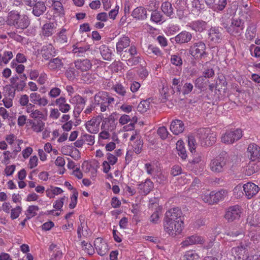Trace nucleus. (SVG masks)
<instances>
[{
    "mask_svg": "<svg viewBox=\"0 0 260 260\" xmlns=\"http://www.w3.org/2000/svg\"><path fill=\"white\" fill-rule=\"evenodd\" d=\"M6 23L17 29L23 30L28 26L30 21L26 15L21 14L19 12L13 10L8 13Z\"/></svg>",
    "mask_w": 260,
    "mask_h": 260,
    "instance_id": "nucleus-1",
    "label": "nucleus"
},
{
    "mask_svg": "<svg viewBox=\"0 0 260 260\" xmlns=\"http://www.w3.org/2000/svg\"><path fill=\"white\" fill-rule=\"evenodd\" d=\"M222 26L229 34L235 38L240 37L245 28L244 21L239 18H232L229 23H223Z\"/></svg>",
    "mask_w": 260,
    "mask_h": 260,
    "instance_id": "nucleus-2",
    "label": "nucleus"
},
{
    "mask_svg": "<svg viewBox=\"0 0 260 260\" xmlns=\"http://www.w3.org/2000/svg\"><path fill=\"white\" fill-rule=\"evenodd\" d=\"M198 135L202 146H212L216 142V134L209 128L199 129L198 131Z\"/></svg>",
    "mask_w": 260,
    "mask_h": 260,
    "instance_id": "nucleus-3",
    "label": "nucleus"
},
{
    "mask_svg": "<svg viewBox=\"0 0 260 260\" xmlns=\"http://www.w3.org/2000/svg\"><path fill=\"white\" fill-rule=\"evenodd\" d=\"M183 224V221L178 220L174 221L171 220H164V230L170 235L175 236L181 232Z\"/></svg>",
    "mask_w": 260,
    "mask_h": 260,
    "instance_id": "nucleus-4",
    "label": "nucleus"
},
{
    "mask_svg": "<svg viewBox=\"0 0 260 260\" xmlns=\"http://www.w3.org/2000/svg\"><path fill=\"white\" fill-rule=\"evenodd\" d=\"M226 158L219 155L211 160L209 167L213 173H219L223 172L226 169Z\"/></svg>",
    "mask_w": 260,
    "mask_h": 260,
    "instance_id": "nucleus-5",
    "label": "nucleus"
},
{
    "mask_svg": "<svg viewBox=\"0 0 260 260\" xmlns=\"http://www.w3.org/2000/svg\"><path fill=\"white\" fill-rule=\"evenodd\" d=\"M206 46L205 44L202 41H199L194 43L189 48L190 54L195 59H200L207 56L206 51Z\"/></svg>",
    "mask_w": 260,
    "mask_h": 260,
    "instance_id": "nucleus-6",
    "label": "nucleus"
},
{
    "mask_svg": "<svg viewBox=\"0 0 260 260\" xmlns=\"http://www.w3.org/2000/svg\"><path fill=\"white\" fill-rule=\"evenodd\" d=\"M250 244V242L244 241L241 243L240 246L233 248L231 250V254L234 258L236 260H244L246 258L247 256L246 253Z\"/></svg>",
    "mask_w": 260,
    "mask_h": 260,
    "instance_id": "nucleus-7",
    "label": "nucleus"
},
{
    "mask_svg": "<svg viewBox=\"0 0 260 260\" xmlns=\"http://www.w3.org/2000/svg\"><path fill=\"white\" fill-rule=\"evenodd\" d=\"M242 136V132L241 129L229 130L221 137V141L225 144H233L239 140Z\"/></svg>",
    "mask_w": 260,
    "mask_h": 260,
    "instance_id": "nucleus-8",
    "label": "nucleus"
},
{
    "mask_svg": "<svg viewBox=\"0 0 260 260\" xmlns=\"http://www.w3.org/2000/svg\"><path fill=\"white\" fill-rule=\"evenodd\" d=\"M242 208L239 205L229 207L226 211L224 218L229 222L239 219L242 213Z\"/></svg>",
    "mask_w": 260,
    "mask_h": 260,
    "instance_id": "nucleus-9",
    "label": "nucleus"
},
{
    "mask_svg": "<svg viewBox=\"0 0 260 260\" xmlns=\"http://www.w3.org/2000/svg\"><path fill=\"white\" fill-rule=\"evenodd\" d=\"M130 141L133 142V143L132 144L133 151L137 154H140L142 150L143 140L140 134L139 131L135 130L133 132Z\"/></svg>",
    "mask_w": 260,
    "mask_h": 260,
    "instance_id": "nucleus-10",
    "label": "nucleus"
},
{
    "mask_svg": "<svg viewBox=\"0 0 260 260\" xmlns=\"http://www.w3.org/2000/svg\"><path fill=\"white\" fill-rule=\"evenodd\" d=\"M205 241L203 237L195 234L186 237L181 245L182 247H186L193 245L203 244Z\"/></svg>",
    "mask_w": 260,
    "mask_h": 260,
    "instance_id": "nucleus-11",
    "label": "nucleus"
},
{
    "mask_svg": "<svg viewBox=\"0 0 260 260\" xmlns=\"http://www.w3.org/2000/svg\"><path fill=\"white\" fill-rule=\"evenodd\" d=\"M247 153L249 159L252 161L260 162V147L255 143L249 145Z\"/></svg>",
    "mask_w": 260,
    "mask_h": 260,
    "instance_id": "nucleus-12",
    "label": "nucleus"
},
{
    "mask_svg": "<svg viewBox=\"0 0 260 260\" xmlns=\"http://www.w3.org/2000/svg\"><path fill=\"white\" fill-rule=\"evenodd\" d=\"M102 120L100 116L93 117L90 120L88 121L86 124L87 131L91 134H96L99 131V126Z\"/></svg>",
    "mask_w": 260,
    "mask_h": 260,
    "instance_id": "nucleus-13",
    "label": "nucleus"
},
{
    "mask_svg": "<svg viewBox=\"0 0 260 260\" xmlns=\"http://www.w3.org/2000/svg\"><path fill=\"white\" fill-rule=\"evenodd\" d=\"M243 187L245 194L248 199L255 196L259 190V187L251 182H248L244 184Z\"/></svg>",
    "mask_w": 260,
    "mask_h": 260,
    "instance_id": "nucleus-14",
    "label": "nucleus"
},
{
    "mask_svg": "<svg viewBox=\"0 0 260 260\" xmlns=\"http://www.w3.org/2000/svg\"><path fill=\"white\" fill-rule=\"evenodd\" d=\"M182 212L178 208H172L166 212L164 220L173 221H182L181 219Z\"/></svg>",
    "mask_w": 260,
    "mask_h": 260,
    "instance_id": "nucleus-15",
    "label": "nucleus"
},
{
    "mask_svg": "<svg viewBox=\"0 0 260 260\" xmlns=\"http://www.w3.org/2000/svg\"><path fill=\"white\" fill-rule=\"evenodd\" d=\"M6 92L4 94V98L3 100V102L5 107L7 108H9L13 106V99L15 96V91L9 86L5 87Z\"/></svg>",
    "mask_w": 260,
    "mask_h": 260,
    "instance_id": "nucleus-16",
    "label": "nucleus"
},
{
    "mask_svg": "<svg viewBox=\"0 0 260 260\" xmlns=\"http://www.w3.org/2000/svg\"><path fill=\"white\" fill-rule=\"evenodd\" d=\"M208 39L214 44L219 43L222 39V34L218 27H212L208 30Z\"/></svg>",
    "mask_w": 260,
    "mask_h": 260,
    "instance_id": "nucleus-17",
    "label": "nucleus"
},
{
    "mask_svg": "<svg viewBox=\"0 0 260 260\" xmlns=\"http://www.w3.org/2000/svg\"><path fill=\"white\" fill-rule=\"evenodd\" d=\"M130 43V39L127 36H123L119 38L116 45L117 53L119 55H121L124 49L128 47Z\"/></svg>",
    "mask_w": 260,
    "mask_h": 260,
    "instance_id": "nucleus-18",
    "label": "nucleus"
},
{
    "mask_svg": "<svg viewBox=\"0 0 260 260\" xmlns=\"http://www.w3.org/2000/svg\"><path fill=\"white\" fill-rule=\"evenodd\" d=\"M158 6H156V2H151L149 4L148 10L153 12L151 15V20L156 23H159L162 21V15L156 9Z\"/></svg>",
    "mask_w": 260,
    "mask_h": 260,
    "instance_id": "nucleus-19",
    "label": "nucleus"
},
{
    "mask_svg": "<svg viewBox=\"0 0 260 260\" xmlns=\"http://www.w3.org/2000/svg\"><path fill=\"white\" fill-rule=\"evenodd\" d=\"M138 185L140 192L144 196L148 194L154 187L153 183L149 178L146 179L144 182H142Z\"/></svg>",
    "mask_w": 260,
    "mask_h": 260,
    "instance_id": "nucleus-20",
    "label": "nucleus"
},
{
    "mask_svg": "<svg viewBox=\"0 0 260 260\" xmlns=\"http://www.w3.org/2000/svg\"><path fill=\"white\" fill-rule=\"evenodd\" d=\"M94 245L98 253L101 256L105 255L108 251L107 244L101 238L95 239Z\"/></svg>",
    "mask_w": 260,
    "mask_h": 260,
    "instance_id": "nucleus-21",
    "label": "nucleus"
},
{
    "mask_svg": "<svg viewBox=\"0 0 260 260\" xmlns=\"http://www.w3.org/2000/svg\"><path fill=\"white\" fill-rule=\"evenodd\" d=\"M32 117L34 119L27 120V123L31 126L35 132L39 133L42 131L44 129V123L41 120L38 119L37 116H32Z\"/></svg>",
    "mask_w": 260,
    "mask_h": 260,
    "instance_id": "nucleus-22",
    "label": "nucleus"
},
{
    "mask_svg": "<svg viewBox=\"0 0 260 260\" xmlns=\"http://www.w3.org/2000/svg\"><path fill=\"white\" fill-rule=\"evenodd\" d=\"M75 66L77 69L85 72L91 68L92 63L87 59H78L75 61Z\"/></svg>",
    "mask_w": 260,
    "mask_h": 260,
    "instance_id": "nucleus-23",
    "label": "nucleus"
},
{
    "mask_svg": "<svg viewBox=\"0 0 260 260\" xmlns=\"http://www.w3.org/2000/svg\"><path fill=\"white\" fill-rule=\"evenodd\" d=\"M67 33V30L66 28H62L53 37L54 42L61 44L67 43L68 38Z\"/></svg>",
    "mask_w": 260,
    "mask_h": 260,
    "instance_id": "nucleus-24",
    "label": "nucleus"
},
{
    "mask_svg": "<svg viewBox=\"0 0 260 260\" xmlns=\"http://www.w3.org/2000/svg\"><path fill=\"white\" fill-rule=\"evenodd\" d=\"M41 54L45 59H48L56 54L55 49L51 44L44 46L41 50Z\"/></svg>",
    "mask_w": 260,
    "mask_h": 260,
    "instance_id": "nucleus-25",
    "label": "nucleus"
},
{
    "mask_svg": "<svg viewBox=\"0 0 260 260\" xmlns=\"http://www.w3.org/2000/svg\"><path fill=\"white\" fill-rule=\"evenodd\" d=\"M192 38L191 34L186 31H183L177 35L174 38L177 43H185L189 42Z\"/></svg>",
    "mask_w": 260,
    "mask_h": 260,
    "instance_id": "nucleus-26",
    "label": "nucleus"
},
{
    "mask_svg": "<svg viewBox=\"0 0 260 260\" xmlns=\"http://www.w3.org/2000/svg\"><path fill=\"white\" fill-rule=\"evenodd\" d=\"M132 16L138 20L145 19L147 16L146 10L143 7H137L133 11Z\"/></svg>",
    "mask_w": 260,
    "mask_h": 260,
    "instance_id": "nucleus-27",
    "label": "nucleus"
},
{
    "mask_svg": "<svg viewBox=\"0 0 260 260\" xmlns=\"http://www.w3.org/2000/svg\"><path fill=\"white\" fill-rule=\"evenodd\" d=\"M260 169V162L256 161L251 160L246 168V174L250 176Z\"/></svg>",
    "mask_w": 260,
    "mask_h": 260,
    "instance_id": "nucleus-28",
    "label": "nucleus"
},
{
    "mask_svg": "<svg viewBox=\"0 0 260 260\" xmlns=\"http://www.w3.org/2000/svg\"><path fill=\"white\" fill-rule=\"evenodd\" d=\"M170 129L174 134L177 135L183 131L184 124L180 120H175L171 123Z\"/></svg>",
    "mask_w": 260,
    "mask_h": 260,
    "instance_id": "nucleus-29",
    "label": "nucleus"
},
{
    "mask_svg": "<svg viewBox=\"0 0 260 260\" xmlns=\"http://www.w3.org/2000/svg\"><path fill=\"white\" fill-rule=\"evenodd\" d=\"M188 26L196 31L202 32L206 28L207 23L204 21L199 20L191 22Z\"/></svg>",
    "mask_w": 260,
    "mask_h": 260,
    "instance_id": "nucleus-30",
    "label": "nucleus"
},
{
    "mask_svg": "<svg viewBox=\"0 0 260 260\" xmlns=\"http://www.w3.org/2000/svg\"><path fill=\"white\" fill-rule=\"evenodd\" d=\"M162 12L170 18H173L174 16V9L170 2L166 1L162 3L161 6Z\"/></svg>",
    "mask_w": 260,
    "mask_h": 260,
    "instance_id": "nucleus-31",
    "label": "nucleus"
},
{
    "mask_svg": "<svg viewBox=\"0 0 260 260\" xmlns=\"http://www.w3.org/2000/svg\"><path fill=\"white\" fill-rule=\"evenodd\" d=\"M55 25L53 23H48L45 24L42 27V34L44 36H51L55 32Z\"/></svg>",
    "mask_w": 260,
    "mask_h": 260,
    "instance_id": "nucleus-32",
    "label": "nucleus"
},
{
    "mask_svg": "<svg viewBox=\"0 0 260 260\" xmlns=\"http://www.w3.org/2000/svg\"><path fill=\"white\" fill-rule=\"evenodd\" d=\"M32 13L36 16H40L46 11V7L43 2H38L33 6Z\"/></svg>",
    "mask_w": 260,
    "mask_h": 260,
    "instance_id": "nucleus-33",
    "label": "nucleus"
},
{
    "mask_svg": "<svg viewBox=\"0 0 260 260\" xmlns=\"http://www.w3.org/2000/svg\"><path fill=\"white\" fill-rule=\"evenodd\" d=\"M62 66L61 59L58 57L50 60L48 63V67L50 70H60Z\"/></svg>",
    "mask_w": 260,
    "mask_h": 260,
    "instance_id": "nucleus-34",
    "label": "nucleus"
},
{
    "mask_svg": "<svg viewBox=\"0 0 260 260\" xmlns=\"http://www.w3.org/2000/svg\"><path fill=\"white\" fill-rule=\"evenodd\" d=\"M213 201L214 203H217L220 201L224 200L228 194V191L226 190L221 189L218 191H212Z\"/></svg>",
    "mask_w": 260,
    "mask_h": 260,
    "instance_id": "nucleus-35",
    "label": "nucleus"
},
{
    "mask_svg": "<svg viewBox=\"0 0 260 260\" xmlns=\"http://www.w3.org/2000/svg\"><path fill=\"white\" fill-rule=\"evenodd\" d=\"M103 58L106 60H110L112 58V51L106 45H102L99 48Z\"/></svg>",
    "mask_w": 260,
    "mask_h": 260,
    "instance_id": "nucleus-36",
    "label": "nucleus"
},
{
    "mask_svg": "<svg viewBox=\"0 0 260 260\" xmlns=\"http://www.w3.org/2000/svg\"><path fill=\"white\" fill-rule=\"evenodd\" d=\"M102 126L108 129H113L115 126V120L112 115L104 119Z\"/></svg>",
    "mask_w": 260,
    "mask_h": 260,
    "instance_id": "nucleus-37",
    "label": "nucleus"
},
{
    "mask_svg": "<svg viewBox=\"0 0 260 260\" xmlns=\"http://www.w3.org/2000/svg\"><path fill=\"white\" fill-rule=\"evenodd\" d=\"M108 99V92L100 91L94 96V101L96 105L106 103Z\"/></svg>",
    "mask_w": 260,
    "mask_h": 260,
    "instance_id": "nucleus-38",
    "label": "nucleus"
},
{
    "mask_svg": "<svg viewBox=\"0 0 260 260\" xmlns=\"http://www.w3.org/2000/svg\"><path fill=\"white\" fill-rule=\"evenodd\" d=\"M137 121V118L136 116H133L131 119L129 115H122L119 119V122L122 124H125L130 122L129 125L132 127V128L134 127V124Z\"/></svg>",
    "mask_w": 260,
    "mask_h": 260,
    "instance_id": "nucleus-39",
    "label": "nucleus"
},
{
    "mask_svg": "<svg viewBox=\"0 0 260 260\" xmlns=\"http://www.w3.org/2000/svg\"><path fill=\"white\" fill-rule=\"evenodd\" d=\"M256 25L254 23H250L246 29L245 36L247 40H252L255 36Z\"/></svg>",
    "mask_w": 260,
    "mask_h": 260,
    "instance_id": "nucleus-40",
    "label": "nucleus"
},
{
    "mask_svg": "<svg viewBox=\"0 0 260 260\" xmlns=\"http://www.w3.org/2000/svg\"><path fill=\"white\" fill-rule=\"evenodd\" d=\"M176 149L178 151V155L181 156L182 159H185L187 157V154L182 141L179 140L177 141L176 143Z\"/></svg>",
    "mask_w": 260,
    "mask_h": 260,
    "instance_id": "nucleus-41",
    "label": "nucleus"
},
{
    "mask_svg": "<svg viewBox=\"0 0 260 260\" xmlns=\"http://www.w3.org/2000/svg\"><path fill=\"white\" fill-rule=\"evenodd\" d=\"M52 7L56 14L58 15H61L64 14L63 5L60 2L58 1H53Z\"/></svg>",
    "mask_w": 260,
    "mask_h": 260,
    "instance_id": "nucleus-42",
    "label": "nucleus"
},
{
    "mask_svg": "<svg viewBox=\"0 0 260 260\" xmlns=\"http://www.w3.org/2000/svg\"><path fill=\"white\" fill-rule=\"evenodd\" d=\"M181 5V10L179 9V7H176V11L177 16L179 19H181L183 18L184 16V11L185 10L186 7V2L184 1L179 0L177 1V6Z\"/></svg>",
    "mask_w": 260,
    "mask_h": 260,
    "instance_id": "nucleus-43",
    "label": "nucleus"
},
{
    "mask_svg": "<svg viewBox=\"0 0 260 260\" xmlns=\"http://www.w3.org/2000/svg\"><path fill=\"white\" fill-rule=\"evenodd\" d=\"M39 210V208L37 206H29L26 211L25 215L27 216V219H30L35 216L37 213V212Z\"/></svg>",
    "mask_w": 260,
    "mask_h": 260,
    "instance_id": "nucleus-44",
    "label": "nucleus"
},
{
    "mask_svg": "<svg viewBox=\"0 0 260 260\" xmlns=\"http://www.w3.org/2000/svg\"><path fill=\"white\" fill-rule=\"evenodd\" d=\"M149 99L141 101L137 107L138 111L142 113L146 112L149 108Z\"/></svg>",
    "mask_w": 260,
    "mask_h": 260,
    "instance_id": "nucleus-45",
    "label": "nucleus"
},
{
    "mask_svg": "<svg viewBox=\"0 0 260 260\" xmlns=\"http://www.w3.org/2000/svg\"><path fill=\"white\" fill-rule=\"evenodd\" d=\"M226 4V0H218L217 2L215 1L213 10L216 12L221 11L225 8Z\"/></svg>",
    "mask_w": 260,
    "mask_h": 260,
    "instance_id": "nucleus-46",
    "label": "nucleus"
},
{
    "mask_svg": "<svg viewBox=\"0 0 260 260\" xmlns=\"http://www.w3.org/2000/svg\"><path fill=\"white\" fill-rule=\"evenodd\" d=\"M82 249L84 251L89 255H92L94 253V249L92 245L85 241L81 243Z\"/></svg>",
    "mask_w": 260,
    "mask_h": 260,
    "instance_id": "nucleus-47",
    "label": "nucleus"
},
{
    "mask_svg": "<svg viewBox=\"0 0 260 260\" xmlns=\"http://www.w3.org/2000/svg\"><path fill=\"white\" fill-rule=\"evenodd\" d=\"M114 91L119 95L124 96L126 94V91L124 87L121 84H116L113 87Z\"/></svg>",
    "mask_w": 260,
    "mask_h": 260,
    "instance_id": "nucleus-48",
    "label": "nucleus"
},
{
    "mask_svg": "<svg viewBox=\"0 0 260 260\" xmlns=\"http://www.w3.org/2000/svg\"><path fill=\"white\" fill-rule=\"evenodd\" d=\"M11 67L14 69L18 74H21L23 72L25 67L22 64H19L16 62V60H13L11 62Z\"/></svg>",
    "mask_w": 260,
    "mask_h": 260,
    "instance_id": "nucleus-49",
    "label": "nucleus"
},
{
    "mask_svg": "<svg viewBox=\"0 0 260 260\" xmlns=\"http://www.w3.org/2000/svg\"><path fill=\"white\" fill-rule=\"evenodd\" d=\"M146 52L149 54L153 53V54L157 56H160L161 55V52L160 50V49L152 45H149L148 46Z\"/></svg>",
    "mask_w": 260,
    "mask_h": 260,
    "instance_id": "nucleus-50",
    "label": "nucleus"
},
{
    "mask_svg": "<svg viewBox=\"0 0 260 260\" xmlns=\"http://www.w3.org/2000/svg\"><path fill=\"white\" fill-rule=\"evenodd\" d=\"M184 257L185 260H198L199 258L198 254L193 250L186 252Z\"/></svg>",
    "mask_w": 260,
    "mask_h": 260,
    "instance_id": "nucleus-51",
    "label": "nucleus"
},
{
    "mask_svg": "<svg viewBox=\"0 0 260 260\" xmlns=\"http://www.w3.org/2000/svg\"><path fill=\"white\" fill-rule=\"evenodd\" d=\"M95 78V75L89 73L83 74L81 77L82 80L87 84L92 82Z\"/></svg>",
    "mask_w": 260,
    "mask_h": 260,
    "instance_id": "nucleus-52",
    "label": "nucleus"
},
{
    "mask_svg": "<svg viewBox=\"0 0 260 260\" xmlns=\"http://www.w3.org/2000/svg\"><path fill=\"white\" fill-rule=\"evenodd\" d=\"M70 102L72 104L76 106L81 103H85L86 101L81 96L79 95H76L70 99Z\"/></svg>",
    "mask_w": 260,
    "mask_h": 260,
    "instance_id": "nucleus-53",
    "label": "nucleus"
},
{
    "mask_svg": "<svg viewBox=\"0 0 260 260\" xmlns=\"http://www.w3.org/2000/svg\"><path fill=\"white\" fill-rule=\"evenodd\" d=\"M191 7L192 11L199 12L204 8V4L200 0H192Z\"/></svg>",
    "mask_w": 260,
    "mask_h": 260,
    "instance_id": "nucleus-54",
    "label": "nucleus"
},
{
    "mask_svg": "<svg viewBox=\"0 0 260 260\" xmlns=\"http://www.w3.org/2000/svg\"><path fill=\"white\" fill-rule=\"evenodd\" d=\"M13 53L11 51H5L3 54V58L2 60L4 63V65L7 64L9 63L10 60L13 57Z\"/></svg>",
    "mask_w": 260,
    "mask_h": 260,
    "instance_id": "nucleus-55",
    "label": "nucleus"
},
{
    "mask_svg": "<svg viewBox=\"0 0 260 260\" xmlns=\"http://www.w3.org/2000/svg\"><path fill=\"white\" fill-rule=\"evenodd\" d=\"M89 49L88 46L85 47H79L77 45H74L73 52L75 54H77L78 55H80V54L85 52L86 51Z\"/></svg>",
    "mask_w": 260,
    "mask_h": 260,
    "instance_id": "nucleus-56",
    "label": "nucleus"
},
{
    "mask_svg": "<svg viewBox=\"0 0 260 260\" xmlns=\"http://www.w3.org/2000/svg\"><path fill=\"white\" fill-rule=\"evenodd\" d=\"M78 197V193L77 190H74L73 195L71 197V202L69 204V208L74 209L77 203V199Z\"/></svg>",
    "mask_w": 260,
    "mask_h": 260,
    "instance_id": "nucleus-57",
    "label": "nucleus"
},
{
    "mask_svg": "<svg viewBox=\"0 0 260 260\" xmlns=\"http://www.w3.org/2000/svg\"><path fill=\"white\" fill-rule=\"evenodd\" d=\"M22 212V208L20 206H17L16 208L11 210V218L15 219L18 218Z\"/></svg>",
    "mask_w": 260,
    "mask_h": 260,
    "instance_id": "nucleus-58",
    "label": "nucleus"
},
{
    "mask_svg": "<svg viewBox=\"0 0 260 260\" xmlns=\"http://www.w3.org/2000/svg\"><path fill=\"white\" fill-rule=\"evenodd\" d=\"M84 143H86L89 145H93L94 143V136L88 134H84L82 135Z\"/></svg>",
    "mask_w": 260,
    "mask_h": 260,
    "instance_id": "nucleus-59",
    "label": "nucleus"
},
{
    "mask_svg": "<svg viewBox=\"0 0 260 260\" xmlns=\"http://www.w3.org/2000/svg\"><path fill=\"white\" fill-rule=\"evenodd\" d=\"M213 194L212 191L209 194L205 193L202 196V200L209 204H213L214 201H213Z\"/></svg>",
    "mask_w": 260,
    "mask_h": 260,
    "instance_id": "nucleus-60",
    "label": "nucleus"
},
{
    "mask_svg": "<svg viewBox=\"0 0 260 260\" xmlns=\"http://www.w3.org/2000/svg\"><path fill=\"white\" fill-rule=\"evenodd\" d=\"M193 86L191 83H185L182 88V93L184 95L189 94L193 89Z\"/></svg>",
    "mask_w": 260,
    "mask_h": 260,
    "instance_id": "nucleus-61",
    "label": "nucleus"
},
{
    "mask_svg": "<svg viewBox=\"0 0 260 260\" xmlns=\"http://www.w3.org/2000/svg\"><path fill=\"white\" fill-rule=\"evenodd\" d=\"M61 93V90L58 87H53L51 89L48 93V95L51 98H55L59 96Z\"/></svg>",
    "mask_w": 260,
    "mask_h": 260,
    "instance_id": "nucleus-62",
    "label": "nucleus"
},
{
    "mask_svg": "<svg viewBox=\"0 0 260 260\" xmlns=\"http://www.w3.org/2000/svg\"><path fill=\"white\" fill-rule=\"evenodd\" d=\"M157 134L160 136L161 139L164 140L167 138L168 132L165 127L162 126L159 127L157 129Z\"/></svg>",
    "mask_w": 260,
    "mask_h": 260,
    "instance_id": "nucleus-63",
    "label": "nucleus"
},
{
    "mask_svg": "<svg viewBox=\"0 0 260 260\" xmlns=\"http://www.w3.org/2000/svg\"><path fill=\"white\" fill-rule=\"evenodd\" d=\"M250 51L253 56L255 57H260V47L252 45L250 46Z\"/></svg>",
    "mask_w": 260,
    "mask_h": 260,
    "instance_id": "nucleus-64",
    "label": "nucleus"
}]
</instances>
